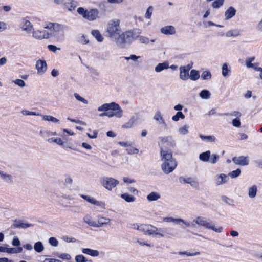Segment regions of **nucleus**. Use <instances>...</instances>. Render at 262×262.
<instances>
[{"instance_id":"obj_64","label":"nucleus","mask_w":262,"mask_h":262,"mask_svg":"<svg viewBox=\"0 0 262 262\" xmlns=\"http://www.w3.org/2000/svg\"><path fill=\"white\" fill-rule=\"evenodd\" d=\"M76 262H86V259L82 255H78L75 257Z\"/></svg>"},{"instance_id":"obj_27","label":"nucleus","mask_w":262,"mask_h":262,"mask_svg":"<svg viewBox=\"0 0 262 262\" xmlns=\"http://www.w3.org/2000/svg\"><path fill=\"white\" fill-rule=\"evenodd\" d=\"M82 252L92 257H98L100 255V252L97 250H93L90 248H82Z\"/></svg>"},{"instance_id":"obj_4","label":"nucleus","mask_w":262,"mask_h":262,"mask_svg":"<svg viewBox=\"0 0 262 262\" xmlns=\"http://www.w3.org/2000/svg\"><path fill=\"white\" fill-rule=\"evenodd\" d=\"M163 230L161 228L157 227L150 224H141L140 231L143 232L146 235L157 236L158 237H164L165 235L161 232Z\"/></svg>"},{"instance_id":"obj_20","label":"nucleus","mask_w":262,"mask_h":262,"mask_svg":"<svg viewBox=\"0 0 262 262\" xmlns=\"http://www.w3.org/2000/svg\"><path fill=\"white\" fill-rule=\"evenodd\" d=\"M110 222L111 220L109 218L99 216L98 217L97 222H96V227L99 228L105 226H110Z\"/></svg>"},{"instance_id":"obj_8","label":"nucleus","mask_w":262,"mask_h":262,"mask_svg":"<svg viewBox=\"0 0 262 262\" xmlns=\"http://www.w3.org/2000/svg\"><path fill=\"white\" fill-rule=\"evenodd\" d=\"M177 163L175 159L162 162L161 169L166 174H169L173 171L176 168Z\"/></svg>"},{"instance_id":"obj_62","label":"nucleus","mask_w":262,"mask_h":262,"mask_svg":"<svg viewBox=\"0 0 262 262\" xmlns=\"http://www.w3.org/2000/svg\"><path fill=\"white\" fill-rule=\"evenodd\" d=\"M78 42L83 45H85L87 44L89 42V40L86 38V37L84 35H82L79 37Z\"/></svg>"},{"instance_id":"obj_5","label":"nucleus","mask_w":262,"mask_h":262,"mask_svg":"<svg viewBox=\"0 0 262 262\" xmlns=\"http://www.w3.org/2000/svg\"><path fill=\"white\" fill-rule=\"evenodd\" d=\"M135 35L136 30L120 33L116 39V43L121 46L126 43H130L135 40Z\"/></svg>"},{"instance_id":"obj_7","label":"nucleus","mask_w":262,"mask_h":262,"mask_svg":"<svg viewBox=\"0 0 262 262\" xmlns=\"http://www.w3.org/2000/svg\"><path fill=\"white\" fill-rule=\"evenodd\" d=\"M160 141L158 143L160 149L172 150L176 146L174 141L170 136L161 137L159 138Z\"/></svg>"},{"instance_id":"obj_36","label":"nucleus","mask_w":262,"mask_h":262,"mask_svg":"<svg viewBox=\"0 0 262 262\" xmlns=\"http://www.w3.org/2000/svg\"><path fill=\"white\" fill-rule=\"evenodd\" d=\"M136 120L137 119L135 117H132L128 122H127L124 125H122V127L124 128H132L134 126L135 122H136Z\"/></svg>"},{"instance_id":"obj_42","label":"nucleus","mask_w":262,"mask_h":262,"mask_svg":"<svg viewBox=\"0 0 262 262\" xmlns=\"http://www.w3.org/2000/svg\"><path fill=\"white\" fill-rule=\"evenodd\" d=\"M240 35V31L237 30H231L227 31L226 33V36L227 37H236Z\"/></svg>"},{"instance_id":"obj_29","label":"nucleus","mask_w":262,"mask_h":262,"mask_svg":"<svg viewBox=\"0 0 262 262\" xmlns=\"http://www.w3.org/2000/svg\"><path fill=\"white\" fill-rule=\"evenodd\" d=\"M77 6V3L73 0H69L64 3L63 8L71 11L75 9Z\"/></svg>"},{"instance_id":"obj_33","label":"nucleus","mask_w":262,"mask_h":262,"mask_svg":"<svg viewBox=\"0 0 262 262\" xmlns=\"http://www.w3.org/2000/svg\"><path fill=\"white\" fill-rule=\"evenodd\" d=\"M222 74L224 77H228L231 72V68H228V64L225 63L223 64L222 67Z\"/></svg>"},{"instance_id":"obj_13","label":"nucleus","mask_w":262,"mask_h":262,"mask_svg":"<svg viewBox=\"0 0 262 262\" xmlns=\"http://www.w3.org/2000/svg\"><path fill=\"white\" fill-rule=\"evenodd\" d=\"M232 160L235 164L240 166L248 165L249 162L248 157L243 156L234 157Z\"/></svg>"},{"instance_id":"obj_60","label":"nucleus","mask_w":262,"mask_h":262,"mask_svg":"<svg viewBox=\"0 0 262 262\" xmlns=\"http://www.w3.org/2000/svg\"><path fill=\"white\" fill-rule=\"evenodd\" d=\"M74 97H75V98L76 99V100H77L78 101H80L82 103L85 104L88 103V100H86L85 99H84V98L82 97L81 96H80L78 94L74 93Z\"/></svg>"},{"instance_id":"obj_2","label":"nucleus","mask_w":262,"mask_h":262,"mask_svg":"<svg viewBox=\"0 0 262 262\" xmlns=\"http://www.w3.org/2000/svg\"><path fill=\"white\" fill-rule=\"evenodd\" d=\"M77 11L80 15L88 21H95L99 18V11L96 8L86 9L79 7Z\"/></svg>"},{"instance_id":"obj_41","label":"nucleus","mask_w":262,"mask_h":262,"mask_svg":"<svg viewBox=\"0 0 262 262\" xmlns=\"http://www.w3.org/2000/svg\"><path fill=\"white\" fill-rule=\"evenodd\" d=\"M200 97L204 99H208L210 98L211 93L207 90H203L199 93Z\"/></svg>"},{"instance_id":"obj_34","label":"nucleus","mask_w":262,"mask_h":262,"mask_svg":"<svg viewBox=\"0 0 262 262\" xmlns=\"http://www.w3.org/2000/svg\"><path fill=\"white\" fill-rule=\"evenodd\" d=\"M169 68V64L167 62L160 63L156 66L155 70L156 72H160L164 70L167 69Z\"/></svg>"},{"instance_id":"obj_38","label":"nucleus","mask_w":262,"mask_h":262,"mask_svg":"<svg viewBox=\"0 0 262 262\" xmlns=\"http://www.w3.org/2000/svg\"><path fill=\"white\" fill-rule=\"evenodd\" d=\"M257 191V186L256 185H253L250 187L248 189V195L250 198H254L256 195Z\"/></svg>"},{"instance_id":"obj_35","label":"nucleus","mask_w":262,"mask_h":262,"mask_svg":"<svg viewBox=\"0 0 262 262\" xmlns=\"http://www.w3.org/2000/svg\"><path fill=\"white\" fill-rule=\"evenodd\" d=\"M40 116H41L42 120L44 121L51 122L54 123H59V120L52 116L41 115Z\"/></svg>"},{"instance_id":"obj_32","label":"nucleus","mask_w":262,"mask_h":262,"mask_svg":"<svg viewBox=\"0 0 262 262\" xmlns=\"http://www.w3.org/2000/svg\"><path fill=\"white\" fill-rule=\"evenodd\" d=\"M160 198L161 195L157 192H151L147 195V200L149 202L157 201Z\"/></svg>"},{"instance_id":"obj_19","label":"nucleus","mask_w":262,"mask_h":262,"mask_svg":"<svg viewBox=\"0 0 262 262\" xmlns=\"http://www.w3.org/2000/svg\"><path fill=\"white\" fill-rule=\"evenodd\" d=\"M153 119L156 121L159 124L162 125L165 128L167 126L162 114L160 111H157L154 114Z\"/></svg>"},{"instance_id":"obj_51","label":"nucleus","mask_w":262,"mask_h":262,"mask_svg":"<svg viewBox=\"0 0 262 262\" xmlns=\"http://www.w3.org/2000/svg\"><path fill=\"white\" fill-rule=\"evenodd\" d=\"M254 59L255 57L254 56L249 57L246 59V66L247 68H254V64L252 63V62H253Z\"/></svg>"},{"instance_id":"obj_49","label":"nucleus","mask_w":262,"mask_h":262,"mask_svg":"<svg viewBox=\"0 0 262 262\" xmlns=\"http://www.w3.org/2000/svg\"><path fill=\"white\" fill-rule=\"evenodd\" d=\"M241 171L240 169L238 168L235 170H233L228 173V176L231 178H236L241 174Z\"/></svg>"},{"instance_id":"obj_58","label":"nucleus","mask_w":262,"mask_h":262,"mask_svg":"<svg viewBox=\"0 0 262 262\" xmlns=\"http://www.w3.org/2000/svg\"><path fill=\"white\" fill-rule=\"evenodd\" d=\"M219 159V156L216 154H212L209 158V162L211 164H215Z\"/></svg>"},{"instance_id":"obj_44","label":"nucleus","mask_w":262,"mask_h":262,"mask_svg":"<svg viewBox=\"0 0 262 262\" xmlns=\"http://www.w3.org/2000/svg\"><path fill=\"white\" fill-rule=\"evenodd\" d=\"M200 77L198 72L195 70H192L190 72V75H189V78L191 80L195 81L198 80Z\"/></svg>"},{"instance_id":"obj_15","label":"nucleus","mask_w":262,"mask_h":262,"mask_svg":"<svg viewBox=\"0 0 262 262\" xmlns=\"http://www.w3.org/2000/svg\"><path fill=\"white\" fill-rule=\"evenodd\" d=\"M180 182H183L186 184H189L191 185V187L195 188V189H199V183L198 181L195 179H193L191 177L188 178H184L181 177L180 178Z\"/></svg>"},{"instance_id":"obj_57","label":"nucleus","mask_w":262,"mask_h":262,"mask_svg":"<svg viewBox=\"0 0 262 262\" xmlns=\"http://www.w3.org/2000/svg\"><path fill=\"white\" fill-rule=\"evenodd\" d=\"M126 150L129 155L137 154L139 152L138 149L132 146H129V147L127 148Z\"/></svg>"},{"instance_id":"obj_47","label":"nucleus","mask_w":262,"mask_h":262,"mask_svg":"<svg viewBox=\"0 0 262 262\" xmlns=\"http://www.w3.org/2000/svg\"><path fill=\"white\" fill-rule=\"evenodd\" d=\"M48 141L49 143L54 142L56 143L57 144L59 145L62 146L63 145L64 142L62 141V140L61 138H51L49 139H48Z\"/></svg>"},{"instance_id":"obj_63","label":"nucleus","mask_w":262,"mask_h":262,"mask_svg":"<svg viewBox=\"0 0 262 262\" xmlns=\"http://www.w3.org/2000/svg\"><path fill=\"white\" fill-rule=\"evenodd\" d=\"M13 82L21 88H23L25 86V82L21 79H17L14 80Z\"/></svg>"},{"instance_id":"obj_54","label":"nucleus","mask_w":262,"mask_h":262,"mask_svg":"<svg viewBox=\"0 0 262 262\" xmlns=\"http://www.w3.org/2000/svg\"><path fill=\"white\" fill-rule=\"evenodd\" d=\"M21 114L23 115H34V116H40L41 115L36 112H31L28 110H22L21 111Z\"/></svg>"},{"instance_id":"obj_59","label":"nucleus","mask_w":262,"mask_h":262,"mask_svg":"<svg viewBox=\"0 0 262 262\" xmlns=\"http://www.w3.org/2000/svg\"><path fill=\"white\" fill-rule=\"evenodd\" d=\"M189 126L187 125L180 128L179 129V132L180 134L184 135L188 133Z\"/></svg>"},{"instance_id":"obj_52","label":"nucleus","mask_w":262,"mask_h":262,"mask_svg":"<svg viewBox=\"0 0 262 262\" xmlns=\"http://www.w3.org/2000/svg\"><path fill=\"white\" fill-rule=\"evenodd\" d=\"M153 10L154 8L152 6H150L148 7L145 13V17L147 19H150L151 17Z\"/></svg>"},{"instance_id":"obj_61","label":"nucleus","mask_w":262,"mask_h":262,"mask_svg":"<svg viewBox=\"0 0 262 262\" xmlns=\"http://www.w3.org/2000/svg\"><path fill=\"white\" fill-rule=\"evenodd\" d=\"M49 243L53 246L57 247L58 245V241L55 237H52L49 239Z\"/></svg>"},{"instance_id":"obj_46","label":"nucleus","mask_w":262,"mask_h":262,"mask_svg":"<svg viewBox=\"0 0 262 262\" xmlns=\"http://www.w3.org/2000/svg\"><path fill=\"white\" fill-rule=\"evenodd\" d=\"M185 115L180 111H178L176 114L172 117V120L173 121H178L180 118L184 119L185 118Z\"/></svg>"},{"instance_id":"obj_37","label":"nucleus","mask_w":262,"mask_h":262,"mask_svg":"<svg viewBox=\"0 0 262 262\" xmlns=\"http://www.w3.org/2000/svg\"><path fill=\"white\" fill-rule=\"evenodd\" d=\"M200 137L203 141H205L208 142H214L216 141V138L214 136H204L202 134L200 135Z\"/></svg>"},{"instance_id":"obj_14","label":"nucleus","mask_w":262,"mask_h":262,"mask_svg":"<svg viewBox=\"0 0 262 262\" xmlns=\"http://www.w3.org/2000/svg\"><path fill=\"white\" fill-rule=\"evenodd\" d=\"M32 36L38 40L49 39V34L45 31V29L42 30H36L33 32Z\"/></svg>"},{"instance_id":"obj_31","label":"nucleus","mask_w":262,"mask_h":262,"mask_svg":"<svg viewBox=\"0 0 262 262\" xmlns=\"http://www.w3.org/2000/svg\"><path fill=\"white\" fill-rule=\"evenodd\" d=\"M12 226L14 228L25 229L31 227L32 225L31 224L24 223L20 221H15Z\"/></svg>"},{"instance_id":"obj_10","label":"nucleus","mask_w":262,"mask_h":262,"mask_svg":"<svg viewBox=\"0 0 262 262\" xmlns=\"http://www.w3.org/2000/svg\"><path fill=\"white\" fill-rule=\"evenodd\" d=\"M163 222L167 223H174L177 225L182 226L184 225L185 227H188L190 224L189 222L185 221L183 219L180 218H173L172 217H165L163 219Z\"/></svg>"},{"instance_id":"obj_12","label":"nucleus","mask_w":262,"mask_h":262,"mask_svg":"<svg viewBox=\"0 0 262 262\" xmlns=\"http://www.w3.org/2000/svg\"><path fill=\"white\" fill-rule=\"evenodd\" d=\"M191 68L190 64L180 67V78L181 80L186 81L189 79V71Z\"/></svg>"},{"instance_id":"obj_30","label":"nucleus","mask_w":262,"mask_h":262,"mask_svg":"<svg viewBox=\"0 0 262 262\" xmlns=\"http://www.w3.org/2000/svg\"><path fill=\"white\" fill-rule=\"evenodd\" d=\"M211 156V152L210 150H207L205 152L201 153L199 155L200 160L204 162H207L209 161V158Z\"/></svg>"},{"instance_id":"obj_17","label":"nucleus","mask_w":262,"mask_h":262,"mask_svg":"<svg viewBox=\"0 0 262 262\" xmlns=\"http://www.w3.org/2000/svg\"><path fill=\"white\" fill-rule=\"evenodd\" d=\"M118 108V104L112 102L110 103H105L98 107V111L99 112H106L110 110H115Z\"/></svg>"},{"instance_id":"obj_56","label":"nucleus","mask_w":262,"mask_h":262,"mask_svg":"<svg viewBox=\"0 0 262 262\" xmlns=\"http://www.w3.org/2000/svg\"><path fill=\"white\" fill-rule=\"evenodd\" d=\"M179 255H185L187 256H196L200 254V252H196L195 253H190L187 251L184 252H179L178 253Z\"/></svg>"},{"instance_id":"obj_53","label":"nucleus","mask_w":262,"mask_h":262,"mask_svg":"<svg viewBox=\"0 0 262 262\" xmlns=\"http://www.w3.org/2000/svg\"><path fill=\"white\" fill-rule=\"evenodd\" d=\"M141 57L140 56H136L134 54H132L128 57H124L125 60L128 61L129 60H132L135 62H138V59L140 58Z\"/></svg>"},{"instance_id":"obj_48","label":"nucleus","mask_w":262,"mask_h":262,"mask_svg":"<svg viewBox=\"0 0 262 262\" xmlns=\"http://www.w3.org/2000/svg\"><path fill=\"white\" fill-rule=\"evenodd\" d=\"M211 73L209 71H205L201 74V78L203 80H209L211 78Z\"/></svg>"},{"instance_id":"obj_23","label":"nucleus","mask_w":262,"mask_h":262,"mask_svg":"<svg viewBox=\"0 0 262 262\" xmlns=\"http://www.w3.org/2000/svg\"><path fill=\"white\" fill-rule=\"evenodd\" d=\"M0 179H1L2 180H3L5 182L7 183H13L12 176L2 170H0Z\"/></svg>"},{"instance_id":"obj_28","label":"nucleus","mask_w":262,"mask_h":262,"mask_svg":"<svg viewBox=\"0 0 262 262\" xmlns=\"http://www.w3.org/2000/svg\"><path fill=\"white\" fill-rule=\"evenodd\" d=\"M228 180V177L226 174L222 173L217 176L215 180L216 185H220L225 184Z\"/></svg>"},{"instance_id":"obj_18","label":"nucleus","mask_w":262,"mask_h":262,"mask_svg":"<svg viewBox=\"0 0 262 262\" xmlns=\"http://www.w3.org/2000/svg\"><path fill=\"white\" fill-rule=\"evenodd\" d=\"M47 63L45 60H38L36 62V68L37 70V73L39 75H42L47 70Z\"/></svg>"},{"instance_id":"obj_43","label":"nucleus","mask_w":262,"mask_h":262,"mask_svg":"<svg viewBox=\"0 0 262 262\" xmlns=\"http://www.w3.org/2000/svg\"><path fill=\"white\" fill-rule=\"evenodd\" d=\"M92 34L94 37H95V38L97 39V40L99 42H101L103 40V37L99 32V31L97 30H94L92 31Z\"/></svg>"},{"instance_id":"obj_55","label":"nucleus","mask_w":262,"mask_h":262,"mask_svg":"<svg viewBox=\"0 0 262 262\" xmlns=\"http://www.w3.org/2000/svg\"><path fill=\"white\" fill-rule=\"evenodd\" d=\"M61 238L63 241L67 243H75L76 242V238L67 235L63 236Z\"/></svg>"},{"instance_id":"obj_39","label":"nucleus","mask_w":262,"mask_h":262,"mask_svg":"<svg viewBox=\"0 0 262 262\" xmlns=\"http://www.w3.org/2000/svg\"><path fill=\"white\" fill-rule=\"evenodd\" d=\"M121 197L122 199H124L126 202L128 203L133 202L136 200V198L134 196L129 194L127 193L122 194L121 195Z\"/></svg>"},{"instance_id":"obj_3","label":"nucleus","mask_w":262,"mask_h":262,"mask_svg":"<svg viewBox=\"0 0 262 262\" xmlns=\"http://www.w3.org/2000/svg\"><path fill=\"white\" fill-rule=\"evenodd\" d=\"M195 223L200 227H205L207 229L211 230L217 233H221L223 231V228L221 226L216 227L214 223L210 220H205L202 216H198L194 220Z\"/></svg>"},{"instance_id":"obj_16","label":"nucleus","mask_w":262,"mask_h":262,"mask_svg":"<svg viewBox=\"0 0 262 262\" xmlns=\"http://www.w3.org/2000/svg\"><path fill=\"white\" fill-rule=\"evenodd\" d=\"M161 159L162 162L174 159L172 157V151L171 149H160Z\"/></svg>"},{"instance_id":"obj_26","label":"nucleus","mask_w":262,"mask_h":262,"mask_svg":"<svg viewBox=\"0 0 262 262\" xmlns=\"http://www.w3.org/2000/svg\"><path fill=\"white\" fill-rule=\"evenodd\" d=\"M80 196L87 202L95 205L101 206L103 204L102 202L97 201L94 198L91 197L90 196L81 194L80 195Z\"/></svg>"},{"instance_id":"obj_25","label":"nucleus","mask_w":262,"mask_h":262,"mask_svg":"<svg viewBox=\"0 0 262 262\" xmlns=\"http://www.w3.org/2000/svg\"><path fill=\"white\" fill-rule=\"evenodd\" d=\"M236 9L232 6L229 7L225 12V19L229 20L235 15Z\"/></svg>"},{"instance_id":"obj_50","label":"nucleus","mask_w":262,"mask_h":262,"mask_svg":"<svg viewBox=\"0 0 262 262\" xmlns=\"http://www.w3.org/2000/svg\"><path fill=\"white\" fill-rule=\"evenodd\" d=\"M225 0H215L212 3V7L213 8H219L223 6Z\"/></svg>"},{"instance_id":"obj_40","label":"nucleus","mask_w":262,"mask_h":262,"mask_svg":"<svg viewBox=\"0 0 262 262\" xmlns=\"http://www.w3.org/2000/svg\"><path fill=\"white\" fill-rule=\"evenodd\" d=\"M83 221L89 225V226L96 227V222L95 221H93L91 216L89 215H85L83 217Z\"/></svg>"},{"instance_id":"obj_6","label":"nucleus","mask_w":262,"mask_h":262,"mask_svg":"<svg viewBox=\"0 0 262 262\" xmlns=\"http://www.w3.org/2000/svg\"><path fill=\"white\" fill-rule=\"evenodd\" d=\"M100 183L105 189L111 191L119 184V181L112 177H103L100 178Z\"/></svg>"},{"instance_id":"obj_45","label":"nucleus","mask_w":262,"mask_h":262,"mask_svg":"<svg viewBox=\"0 0 262 262\" xmlns=\"http://www.w3.org/2000/svg\"><path fill=\"white\" fill-rule=\"evenodd\" d=\"M34 249L37 252L40 253L43 250L44 247L42 243L38 241L35 244Z\"/></svg>"},{"instance_id":"obj_22","label":"nucleus","mask_w":262,"mask_h":262,"mask_svg":"<svg viewBox=\"0 0 262 262\" xmlns=\"http://www.w3.org/2000/svg\"><path fill=\"white\" fill-rule=\"evenodd\" d=\"M140 34H141V31L139 29H136L135 40H139L141 43L148 44L149 42V38L145 36H141L139 35Z\"/></svg>"},{"instance_id":"obj_11","label":"nucleus","mask_w":262,"mask_h":262,"mask_svg":"<svg viewBox=\"0 0 262 262\" xmlns=\"http://www.w3.org/2000/svg\"><path fill=\"white\" fill-rule=\"evenodd\" d=\"M113 112H103L99 114V116L104 117L107 116L109 118L113 117L114 116L117 118H121L122 116L123 111L118 104V108L115 110H112Z\"/></svg>"},{"instance_id":"obj_21","label":"nucleus","mask_w":262,"mask_h":262,"mask_svg":"<svg viewBox=\"0 0 262 262\" xmlns=\"http://www.w3.org/2000/svg\"><path fill=\"white\" fill-rule=\"evenodd\" d=\"M160 31L162 34L165 35H173L176 33L175 28L172 26H166L162 27L160 29Z\"/></svg>"},{"instance_id":"obj_1","label":"nucleus","mask_w":262,"mask_h":262,"mask_svg":"<svg viewBox=\"0 0 262 262\" xmlns=\"http://www.w3.org/2000/svg\"><path fill=\"white\" fill-rule=\"evenodd\" d=\"M120 33L119 20L115 19L110 20L107 25L105 35L112 39L116 40Z\"/></svg>"},{"instance_id":"obj_24","label":"nucleus","mask_w":262,"mask_h":262,"mask_svg":"<svg viewBox=\"0 0 262 262\" xmlns=\"http://www.w3.org/2000/svg\"><path fill=\"white\" fill-rule=\"evenodd\" d=\"M22 30L26 31L27 33L33 34V32L34 31L33 25L29 20H25L21 27Z\"/></svg>"},{"instance_id":"obj_9","label":"nucleus","mask_w":262,"mask_h":262,"mask_svg":"<svg viewBox=\"0 0 262 262\" xmlns=\"http://www.w3.org/2000/svg\"><path fill=\"white\" fill-rule=\"evenodd\" d=\"M61 28V26L52 23H48L44 26L45 31L49 34V38L52 37H56L57 31Z\"/></svg>"}]
</instances>
